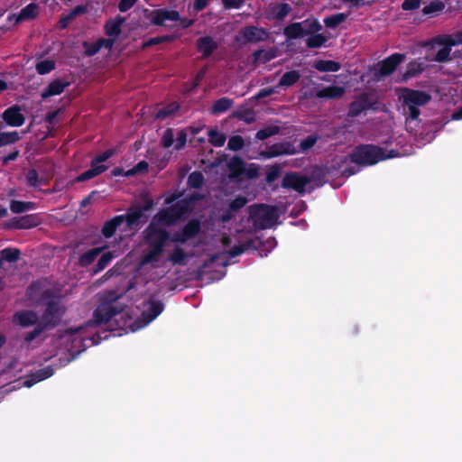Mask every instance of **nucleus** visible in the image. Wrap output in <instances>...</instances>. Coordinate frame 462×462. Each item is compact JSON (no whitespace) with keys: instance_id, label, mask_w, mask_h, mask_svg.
Returning a JSON list of instances; mask_svg holds the SVG:
<instances>
[{"instance_id":"1","label":"nucleus","mask_w":462,"mask_h":462,"mask_svg":"<svg viewBox=\"0 0 462 462\" xmlns=\"http://www.w3.org/2000/svg\"><path fill=\"white\" fill-rule=\"evenodd\" d=\"M178 198H167L165 203L169 207L157 214L147 228L145 237L147 249L143 254L142 264L166 267L167 257L164 255V250L169 242V236L165 227L180 218L187 210H193L195 201L198 199V197L193 194L189 201L178 200L173 203Z\"/></svg>"},{"instance_id":"2","label":"nucleus","mask_w":462,"mask_h":462,"mask_svg":"<svg viewBox=\"0 0 462 462\" xmlns=\"http://www.w3.org/2000/svg\"><path fill=\"white\" fill-rule=\"evenodd\" d=\"M162 311L159 301H143L141 319L132 321L129 310L125 309L120 302L105 304L97 310L98 322L107 323L111 328H118L126 332H135L152 322Z\"/></svg>"},{"instance_id":"3","label":"nucleus","mask_w":462,"mask_h":462,"mask_svg":"<svg viewBox=\"0 0 462 462\" xmlns=\"http://www.w3.org/2000/svg\"><path fill=\"white\" fill-rule=\"evenodd\" d=\"M146 210H148V208H134L131 209L126 216L116 217L105 224L103 234L106 237H110L117 229L123 232L126 228L130 230L137 228L141 224L146 221L147 216L144 215V211Z\"/></svg>"},{"instance_id":"4","label":"nucleus","mask_w":462,"mask_h":462,"mask_svg":"<svg viewBox=\"0 0 462 462\" xmlns=\"http://www.w3.org/2000/svg\"><path fill=\"white\" fill-rule=\"evenodd\" d=\"M400 99L402 100L403 110L410 117L416 119L420 115L419 106L427 104L430 97L421 91L404 88L401 91Z\"/></svg>"},{"instance_id":"5","label":"nucleus","mask_w":462,"mask_h":462,"mask_svg":"<svg viewBox=\"0 0 462 462\" xmlns=\"http://www.w3.org/2000/svg\"><path fill=\"white\" fill-rule=\"evenodd\" d=\"M394 156L392 153H385L381 148L367 145L356 149L351 154V161L360 165H372Z\"/></svg>"},{"instance_id":"6","label":"nucleus","mask_w":462,"mask_h":462,"mask_svg":"<svg viewBox=\"0 0 462 462\" xmlns=\"http://www.w3.org/2000/svg\"><path fill=\"white\" fill-rule=\"evenodd\" d=\"M250 215L254 226L259 229L273 227L279 218L278 209L266 205L252 207Z\"/></svg>"},{"instance_id":"7","label":"nucleus","mask_w":462,"mask_h":462,"mask_svg":"<svg viewBox=\"0 0 462 462\" xmlns=\"http://www.w3.org/2000/svg\"><path fill=\"white\" fill-rule=\"evenodd\" d=\"M459 41H457L453 35H446L438 38L431 44V53L433 56L431 58L432 60L436 61H445L448 59L451 47L454 45H458Z\"/></svg>"},{"instance_id":"8","label":"nucleus","mask_w":462,"mask_h":462,"mask_svg":"<svg viewBox=\"0 0 462 462\" xmlns=\"http://www.w3.org/2000/svg\"><path fill=\"white\" fill-rule=\"evenodd\" d=\"M228 169L230 178L238 180L253 179L258 175V167L254 163L245 164L237 157L230 160Z\"/></svg>"},{"instance_id":"9","label":"nucleus","mask_w":462,"mask_h":462,"mask_svg":"<svg viewBox=\"0 0 462 462\" xmlns=\"http://www.w3.org/2000/svg\"><path fill=\"white\" fill-rule=\"evenodd\" d=\"M321 25L315 19H308L301 23H295L284 29V34L288 39H297L305 34L319 31Z\"/></svg>"},{"instance_id":"10","label":"nucleus","mask_w":462,"mask_h":462,"mask_svg":"<svg viewBox=\"0 0 462 462\" xmlns=\"http://www.w3.org/2000/svg\"><path fill=\"white\" fill-rule=\"evenodd\" d=\"M150 21L156 25H169V22H178L180 25L183 28L189 26L192 23V21H187L185 19H180V15L175 11H168V10H156L151 13Z\"/></svg>"},{"instance_id":"11","label":"nucleus","mask_w":462,"mask_h":462,"mask_svg":"<svg viewBox=\"0 0 462 462\" xmlns=\"http://www.w3.org/2000/svg\"><path fill=\"white\" fill-rule=\"evenodd\" d=\"M113 154V150H107L96 157L91 162L90 169L78 176L76 181H85L104 172L106 170V166H105L103 162L110 158Z\"/></svg>"},{"instance_id":"12","label":"nucleus","mask_w":462,"mask_h":462,"mask_svg":"<svg viewBox=\"0 0 462 462\" xmlns=\"http://www.w3.org/2000/svg\"><path fill=\"white\" fill-rule=\"evenodd\" d=\"M404 58L402 54L395 53L391 55L373 69L374 76L376 79H379L382 77L390 75L404 60Z\"/></svg>"},{"instance_id":"13","label":"nucleus","mask_w":462,"mask_h":462,"mask_svg":"<svg viewBox=\"0 0 462 462\" xmlns=\"http://www.w3.org/2000/svg\"><path fill=\"white\" fill-rule=\"evenodd\" d=\"M267 36L268 33L265 30L255 26H249L241 30L236 36V40L241 42H256L265 40Z\"/></svg>"},{"instance_id":"14","label":"nucleus","mask_w":462,"mask_h":462,"mask_svg":"<svg viewBox=\"0 0 462 462\" xmlns=\"http://www.w3.org/2000/svg\"><path fill=\"white\" fill-rule=\"evenodd\" d=\"M309 180L301 175L296 173L286 174L282 180V186L291 188L301 193L307 190Z\"/></svg>"},{"instance_id":"15","label":"nucleus","mask_w":462,"mask_h":462,"mask_svg":"<svg viewBox=\"0 0 462 462\" xmlns=\"http://www.w3.org/2000/svg\"><path fill=\"white\" fill-rule=\"evenodd\" d=\"M69 85V83L65 79H54L42 91L41 96L43 99H48L60 95Z\"/></svg>"},{"instance_id":"16","label":"nucleus","mask_w":462,"mask_h":462,"mask_svg":"<svg viewBox=\"0 0 462 462\" xmlns=\"http://www.w3.org/2000/svg\"><path fill=\"white\" fill-rule=\"evenodd\" d=\"M81 328H77L75 329H69L66 331L60 337V344L65 345V347L68 350H70L73 348L74 345L77 343H79L82 339L80 336Z\"/></svg>"},{"instance_id":"17","label":"nucleus","mask_w":462,"mask_h":462,"mask_svg":"<svg viewBox=\"0 0 462 462\" xmlns=\"http://www.w3.org/2000/svg\"><path fill=\"white\" fill-rule=\"evenodd\" d=\"M199 231V224L197 221H190L187 224L181 233L174 236L175 242L185 243L192 238Z\"/></svg>"},{"instance_id":"18","label":"nucleus","mask_w":462,"mask_h":462,"mask_svg":"<svg viewBox=\"0 0 462 462\" xmlns=\"http://www.w3.org/2000/svg\"><path fill=\"white\" fill-rule=\"evenodd\" d=\"M3 118L8 125L20 126L24 123V116L18 107H11L3 114Z\"/></svg>"},{"instance_id":"19","label":"nucleus","mask_w":462,"mask_h":462,"mask_svg":"<svg viewBox=\"0 0 462 462\" xmlns=\"http://www.w3.org/2000/svg\"><path fill=\"white\" fill-rule=\"evenodd\" d=\"M295 152V149L291 145L275 144L268 149V151L262 152L260 157L272 158L282 154H292Z\"/></svg>"},{"instance_id":"20","label":"nucleus","mask_w":462,"mask_h":462,"mask_svg":"<svg viewBox=\"0 0 462 462\" xmlns=\"http://www.w3.org/2000/svg\"><path fill=\"white\" fill-rule=\"evenodd\" d=\"M114 40L113 39H98L95 42H85L84 49L85 52L88 55H94L97 53L101 48L105 47L106 49H110L113 46Z\"/></svg>"},{"instance_id":"21","label":"nucleus","mask_w":462,"mask_h":462,"mask_svg":"<svg viewBox=\"0 0 462 462\" xmlns=\"http://www.w3.org/2000/svg\"><path fill=\"white\" fill-rule=\"evenodd\" d=\"M38 318L35 313L32 311H21L14 315V322L21 325L22 327H29L34 323H36Z\"/></svg>"},{"instance_id":"22","label":"nucleus","mask_w":462,"mask_h":462,"mask_svg":"<svg viewBox=\"0 0 462 462\" xmlns=\"http://www.w3.org/2000/svg\"><path fill=\"white\" fill-rule=\"evenodd\" d=\"M125 20L121 17H116L106 24V32L109 37L116 38L121 32V26Z\"/></svg>"},{"instance_id":"23","label":"nucleus","mask_w":462,"mask_h":462,"mask_svg":"<svg viewBox=\"0 0 462 462\" xmlns=\"http://www.w3.org/2000/svg\"><path fill=\"white\" fill-rule=\"evenodd\" d=\"M189 259V254L183 252L180 247H175L174 250L167 256V263L172 264H185Z\"/></svg>"},{"instance_id":"24","label":"nucleus","mask_w":462,"mask_h":462,"mask_svg":"<svg viewBox=\"0 0 462 462\" xmlns=\"http://www.w3.org/2000/svg\"><path fill=\"white\" fill-rule=\"evenodd\" d=\"M53 374V370L51 367H46L32 376L31 379L24 381L23 385L31 387L34 383L51 377Z\"/></svg>"},{"instance_id":"25","label":"nucleus","mask_w":462,"mask_h":462,"mask_svg":"<svg viewBox=\"0 0 462 462\" xmlns=\"http://www.w3.org/2000/svg\"><path fill=\"white\" fill-rule=\"evenodd\" d=\"M344 94V88L338 86H331L319 90L317 93L319 97L335 98L339 97Z\"/></svg>"},{"instance_id":"26","label":"nucleus","mask_w":462,"mask_h":462,"mask_svg":"<svg viewBox=\"0 0 462 462\" xmlns=\"http://www.w3.org/2000/svg\"><path fill=\"white\" fill-rule=\"evenodd\" d=\"M300 77V73L296 70L288 71L282 76L279 81V86L282 88H288L295 84L299 80Z\"/></svg>"},{"instance_id":"27","label":"nucleus","mask_w":462,"mask_h":462,"mask_svg":"<svg viewBox=\"0 0 462 462\" xmlns=\"http://www.w3.org/2000/svg\"><path fill=\"white\" fill-rule=\"evenodd\" d=\"M33 208H34V204L32 202L12 200L10 203L11 211L14 213H16V214L29 211Z\"/></svg>"},{"instance_id":"28","label":"nucleus","mask_w":462,"mask_h":462,"mask_svg":"<svg viewBox=\"0 0 462 462\" xmlns=\"http://www.w3.org/2000/svg\"><path fill=\"white\" fill-rule=\"evenodd\" d=\"M38 224L36 218L32 216H25L14 221L11 226L15 228H31Z\"/></svg>"},{"instance_id":"29","label":"nucleus","mask_w":462,"mask_h":462,"mask_svg":"<svg viewBox=\"0 0 462 462\" xmlns=\"http://www.w3.org/2000/svg\"><path fill=\"white\" fill-rule=\"evenodd\" d=\"M198 47L204 55H208L216 49L217 45L211 38L205 37L199 40Z\"/></svg>"},{"instance_id":"30","label":"nucleus","mask_w":462,"mask_h":462,"mask_svg":"<svg viewBox=\"0 0 462 462\" xmlns=\"http://www.w3.org/2000/svg\"><path fill=\"white\" fill-rule=\"evenodd\" d=\"M314 67L319 71H337L340 66L333 60H318Z\"/></svg>"},{"instance_id":"31","label":"nucleus","mask_w":462,"mask_h":462,"mask_svg":"<svg viewBox=\"0 0 462 462\" xmlns=\"http://www.w3.org/2000/svg\"><path fill=\"white\" fill-rule=\"evenodd\" d=\"M424 64L420 61H411L409 63L407 67V71L404 74L403 78L404 79H407L411 77H413L417 75L418 73L421 72L424 69Z\"/></svg>"},{"instance_id":"32","label":"nucleus","mask_w":462,"mask_h":462,"mask_svg":"<svg viewBox=\"0 0 462 462\" xmlns=\"http://www.w3.org/2000/svg\"><path fill=\"white\" fill-rule=\"evenodd\" d=\"M208 140L213 145L220 147L225 143L226 136L217 130L211 129L208 132Z\"/></svg>"},{"instance_id":"33","label":"nucleus","mask_w":462,"mask_h":462,"mask_svg":"<svg viewBox=\"0 0 462 462\" xmlns=\"http://www.w3.org/2000/svg\"><path fill=\"white\" fill-rule=\"evenodd\" d=\"M55 68V63L51 60H43L36 64V70L39 74L44 75L51 72Z\"/></svg>"},{"instance_id":"34","label":"nucleus","mask_w":462,"mask_h":462,"mask_svg":"<svg viewBox=\"0 0 462 462\" xmlns=\"http://www.w3.org/2000/svg\"><path fill=\"white\" fill-rule=\"evenodd\" d=\"M272 12H273V14L277 19L281 20L289 14V13L291 12V7L288 4H279L273 7Z\"/></svg>"},{"instance_id":"35","label":"nucleus","mask_w":462,"mask_h":462,"mask_svg":"<svg viewBox=\"0 0 462 462\" xmlns=\"http://www.w3.org/2000/svg\"><path fill=\"white\" fill-rule=\"evenodd\" d=\"M20 138L16 131L1 133L0 134V146L7 145L16 142Z\"/></svg>"},{"instance_id":"36","label":"nucleus","mask_w":462,"mask_h":462,"mask_svg":"<svg viewBox=\"0 0 462 462\" xmlns=\"http://www.w3.org/2000/svg\"><path fill=\"white\" fill-rule=\"evenodd\" d=\"M231 106V101L227 98L217 100L211 108L212 113L220 114L226 111Z\"/></svg>"},{"instance_id":"37","label":"nucleus","mask_w":462,"mask_h":462,"mask_svg":"<svg viewBox=\"0 0 462 462\" xmlns=\"http://www.w3.org/2000/svg\"><path fill=\"white\" fill-rule=\"evenodd\" d=\"M100 251L101 249L100 248H94V249H91L89 251H88L87 253H85L81 257H80V264L81 265H88L89 263H91L94 259L100 254Z\"/></svg>"},{"instance_id":"38","label":"nucleus","mask_w":462,"mask_h":462,"mask_svg":"<svg viewBox=\"0 0 462 462\" xmlns=\"http://www.w3.org/2000/svg\"><path fill=\"white\" fill-rule=\"evenodd\" d=\"M37 6L34 5H29L21 11L18 20H27L33 18L37 15Z\"/></svg>"},{"instance_id":"39","label":"nucleus","mask_w":462,"mask_h":462,"mask_svg":"<svg viewBox=\"0 0 462 462\" xmlns=\"http://www.w3.org/2000/svg\"><path fill=\"white\" fill-rule=\"evenodd\" d=\"M346 14H337L331 15L329 17H327L324 20V23H325L326 26L334 28V27L337 26L338 24H340L341 23H343L346 20Z\"/></svg>"},{"instance_id":"40","label":"nucleus","mask_w":462,"mask_h":462,"mask_svg":"<svg viewBox=\"0 0 462 462\" xmlns=\"http://www.w3.org/2000/svg\"><path fill=\"white\" fill-rule=\"evenodd\" d=\"M327 42V38L322 34H316L310 36L307 41V45L310 48H318Z\"/></svg>"},{"instance_id":"41","label":"nucleus","mask_w":462,"mask_h":462,"mask_svg":"<svg viewBox=\"0 0 462 462\" xmlns=\"http://www.w3.org/2000/svg\"><path fill=\"white\" fill-rule=\"evenodd\" d=\"M204 180L203 175L200 172H192L188 179V183L191 188H199L202 185Z\"/></svg>"},{"instance_id":"42","label":"nucleus","mask_w":462,"mask_h":462,"mask_svg":"<svg viewBox=\"0 0 462 462\" xmlns=\"http://www.w3.org/2000/svg\"><path fill=\"white\" fill-rule=\"evenodd\" d=\"M178 107H179V106L176 103H171L169 106H167L166 107L159 110L158 113L156 114V117L160 118V119H163L166 116H169L171 114H173L178 109Z\"/></svg>"},{"instance_id":"43","label":"nucleus","mask_w":462,"mask_h":462,"mask_svg":"<svg viewBox=\"0 0 462 462\" xmlns=\"http://www.w3.org/2000/svg\"><path fill=\"white\" fill-rule=\"evenodd\" d=\"M1 255L6 261L13 262L19 258L20 252L17 249L7 248L2 250Z\"/></svg>"},{"instance_id":"44","label":"nucleus","mask_w":462,"mask_h":462,"mask_svg":"<svg viewBox=\"0 0 462 462\" xmlns=\"http://www.w3.org/2000/svg\"><path fill=\"white\" fill-rule=\"evenodd\" d=\"M244 145V140L241 136L236 135L229 139L227 146L230 150H240Z\"/></svg>"},{"instance_id":"45","label":"nucleus","mask_w":462,"mask_h":462,"mask_svg":"<svg viewBox=\"0 0 462 462\" xmlns=\"http://www.w3.org/2000/svg\"><path fill=\"white\" fill-rule=\"evenodd\" d=\"M281 168L277 165L272 166L266 174V180L268 182L274 181L280 175Z\"/></svg>"},{"instance_id":"46","label":"nucleus","mask_w":462,"mask_h":462,"mask_svg":"<svg viewBox=\"0 0 462 462\" xmlns=\"http://www.w3.org/2000/svg\"><path fill=\"white\" fill-rule=\"evenodd\" d=\"M444 9V5L440 1L431 2L428 6L424 7V13L430 14L433 12H439Z\"/></svg>"},{"instance_id":"47","label":"nucleus","mask_w":462,"mask_h":462,"mask_svg":"<svg viewBox=\"0 0 462 462\" xmlns=\"http://www.w3.org/2000/svg\"><path fill=\"white\" fill-rule=\"evenodd\" d=\"M148 167V164L145 162H140L135 167L131 170L126 171L125 175L126 177L133 176L136 173L144 171Z\"/></svg>"},{"instance_id":"48","label":"nucleus","mask_w":462,"mask_h":462,"mask_svg":"<svg viewBox=\"0 0 462 462\" xmlns=\"http://www.w3.org/2000/svg\"><path fill=\"white\" fill-rule=\"evenodd\" d=\"M276 132H277V130L275 128H272V127L262 129L257 132L256 137L259 140H264V139L273 135Z\"/></svg>"},{"instance_id":"49","label":"nucleus","mask_w":462,"mask_h":462,"mask_svg":"<svg viewBox=\"0 0 462 462\" xmlns=\"http://www.w3.org/2000/svg\"><path fill=\"white\" fill-rule=\"evenodd\" d=\"M58 310L57 304L55 302L51 303L48 308V313L43 317V322L45 324L51 323V319H50V316L54 317V315L58 313Z\"/></svg>"},{"instance_id":"50","label":"nucleus","mask_w":462,"mask_h":462,"mask_svg":"<svg viewBox=\"0 0 462 462\" xmlns=\"http://www.w3.org/2000/svg\"><path fill=\"white\" fill-rule=\"evenodd\" d=\"M275 57V53L273 51H260L256 53L257 60H270Z\"/></svg>"},{"instance_id":"51","label":"nucleus","mask_w":462,"mask_h":462,"mask_svg":"<svg viewBox=\"0 0 462 462\" xmlns=\"http://www.w3.org/2000/svg\"><path fill=\"white\" fill-rule=\"evenodd\" d=\"M173 132L171 129H167L162 136V144L164 147H170L173 143Z\"/></svg>"},{"instance_id":"52","label":"nucleus","mask_w":462,"mask_h":462,"mask_svg":"<svg viewBox=\"0 0 462 462\" xmlns=\"http://www.w3.org/2000/svg\"><path fill=\"white\" fill-rule=\"evenodd\" d=\"M85 11H86V8H85V7H83V6H78V7H76V8L71 12V14H70L69 16H67L66 18H63V19H61V20H60V22L62 23V27H65V26H66V24H67V23H68V21H69V20L72 19L74 16H76V15H78V14H83V13H85Z\"/></svg>"},{"instance_id":"53","label":"nucleus","mask_w":462,"mask_h":462,"mask_svg":"<svg viewBox=\"0 0 462 462\" xmlns=\"http://www.w3.org/2000/svg\"><path fill=\"white\" fill-rule=\"evenodd\" d=\"M247 200L243 197H237L234 199L229 205V208L231 211H235L246 204Z\"/></svg>"},{"instance_id":"54","label":"nucleus","mask_w":462,"mask_h":462,"mask_svg":"<svg viewBox=\"0 0 462 462\" xmlns=\"http://www.w3.org/2000/svg\"><path fill=\"white\" fill-rule=\"evenodd\" d=\"M317 141L315 136H308L306 139L302 140L300 143V148L302 151H306L311 148Z\"/></svg>"},{"instance_id":"55","label":"nucleus","mask_w":462,"mask_h":462,"mask_svg":"<svg viewBox=\"0 0 462 462\" xmlns=\"http://www.w3.org/2000/svg\"><path fill=\"white\" fill-rule=\"evenodd\" d=\"M420 2L421 0H404L402 6L404 10H414L420 6Z\"/></svg>"},{"instance_id":"56","label":"nucleus","mask_w":462,"mask_h":462,"mask_svg":"<svg viewBox=\"0 0 462 462\" xmlns=\"http://www.w3.org/2000/svg\"><path fill=\"white\" fill-rule=\"evenodd\" d=\"M114 258V255L111 253H105L101 256L99 262H98V268L100 270L104 269L107 263Z\"/></svg>"},{"instance_id":"57","label":"nucleus","mask_w":462,"mask_h":462,"mask_svg":"<svg viewBox=\"0 0 462 462\" xmlns=\"http://www.w3.org/2000/svg\"><path fill=\"white\" fill-rule=\"evenodd\" d=\"M27 182L30 186H35L37 184L38 174L36 171L31 170L26 175Z\"/></svg>"},{"instance_id":"58","label":"nucleus","mask_w":462,"mask_h":462,"mask_svg":"<svg viewBox=\"0 0 462 462\" xmlns=\"http://www.w3.org/2000/svg\"><path fill=\"white\" fill-rule=\"evenodd\" d=\"M187 142V135L184 132H180L178 134V136H177V139H176V144H175V148L176 149H181L185 143Z\"/></svg>"},{"instance_id":"59","label":"nucleus","mask_w":462,"mask_h":462,"mask_svg":"<svg viewBox=\"0 0 462 462\" xmlns=\"http://www.w3.org/2000/svg\"><path fill=\"white\" fill-rule=\"evenodd\" d=\"M136 0H122L119 4V9L121 12H125L131 8Z\"/></svg>"},{"instance_id":"60","label":"nucleus","mask_w":462,"mask_h":462,"mask_svg":"<svg viewBox=\"0 0 462 462\" xmlns=\"http://www.w3.org/2000/svg\"><path fill=\"white\" fill-rule=\"evenodd\" d=\"M208 0H195L194 9L199 12L207 6Z\"/></svg>"},{"instance_id":"61","label":"nucleus","mask_w":462,"mask_h":462,"mask_svg":"<svg viewBox=\"0 0 462 462\" xmlns=\"http://www.w3.org/2000/svg\"><path fill=\"white\" fill-rule=\"evenodd\" d=\"M273 93H274V89H273V88L263 89V90H261V91L257 94V97H258V98L265 97H267V96L272 95Z\"/></svg>"},{"instance_id":"62","label":"nucleus","mask_w":462,"mask_h":462,"mask_svg":"<svg viewBox=\"0 0 462 462\" xmlns=\"http://www.w3.org/2000/svg\"><path fill=\"white\" fill-rule=\"evenodd\" d=\"M241 0H225V5L226 7H238Z\"/></svg>"},{"instance_id":"63","label":"nucleus","mask_w":462,"mask_h":462,"mask_svg":"<svg viewBox=\"0 0 462 462\" xmlns=\"http://www.w3.org/2000/svg\"><path fill=\"white\" fill-rule=\"evenodd\" d=\"M243 252V248L240 246H235L233 249H231L228 253L231 256H236L240 254Z\"/></svg>"},{"instance_id":"64","label":"nucleus","mask_w":462,"mask_h":462,"mask_svg":"<svg viewBox=\"0 0 462 462\" xmlns=\"http://www.w3.org/2000/svg\"><path fill=\"white\" fill-rule=\"evenodd\" d=\"M126 172V171H125L124 169L122 168H115L113 171H112V175L113 176H125V173Z\"/></svg>"}]
</instances>
